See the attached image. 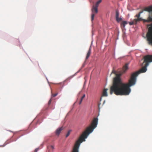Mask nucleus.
<instances>
[{"mask_svg": "<svg viewBox=\"0 0 152 152\" xmlns=\"http://www.w3.org/2000/svg\"><path fill=\"white\" fill-rule=\"evenodd\" d=\"M51 101H52V99H51V98L50 99V100H49V101L48 102V105H49L50 104Z\"/></svg>", "mask_w": 152, "mask_h": 152, "instance_id": "aec40b11", "label": "nucleus"}, {"mask_svg": "<svg viewBox=\"0 0 152 152\" xmlns=\"http://www.w3.org/2000/svg\"><path fill=\"white\" fill-rule=\"evenodd\" d=\"M144 11V10H143L140 12L135 17H137V19H134L132 21L129 22V25H132L134 24H136L137 23V22L142 20H143L142 19V18H140V14L142 13Z\"/></svg>", "mask_w": 152, "mask_h": 152, "instance_id": "20e7f679", "label": "nucleus"}, {"mask_svg": "<svg viewBox=\"0 0 152 152\" xmlns=\"http://www.w3.org/2000/svg\"><path fill=\"white\" fill-rule=\"evenodd\" d=\"M94 14H92L91 15V20L93 21V20L94 19Z\"/></svg>", "mask_w": 152, "mask_h": 152, "instance_id": "a211bd4d", "label": "nucleus"}, {"mask_svg": "<svg viewBox=\"0 0 152 152\" xmlns=\"http://www.w3.org/2000/svg\"><path fill=\"white\" fill-rule=\"evenodd\" d=\"M98 7H97L95 5L93 6L92 9V11L93 13H94L96 14L98 13Z\"/></svg>", "mask_w": 152, "mask_h": 152, "instance_id": "6e6552de", "label": "nucleus"}, {"mask_svg": "<svg viewBox=\"0 0 152 152\" xmlns=\"http://www.w3.org/2000/svg\"><path fill=\"white\" fill-rule=\"evenodd\" d=\"M100 104H98V107H99V105Z\"/></svg>", "mask_w": 152, "mask_h": 152, "instance_id": "4be33fe9", "label": "nucleus"}, {"mask_svg": "<svg viewBox=\"0 0 152 152\" xmlns=\"http://www.w3.org/2000/svg\"><path fill=\"white\" fill-rule=\"evenodd\" d=\"M102 97H101V98H100V101L101 100H102Z\"/></svg>", "mask_w": 152, "mask_h": 152, "instance_id": "412c9836", "label": "nucleus"}, {"mask_svg": "<svg viewBox=\"0 0 152 152\" xmlns=\"http://www.w3.org/2000/svg\"><path fill=\"white\" fill-rule=\"evenodd\" d=\"M47 148L48 149H49V148H50L52 149H53L54 148V146L53 145H50V146H48L47 147Z\"/></svg>", "mask_w": 152, "mask_h": 152, "instance_id": "f3484780", "label": "nucleus"}, {"mask_svg": "<svg viewBox=\"0 0 152 152\" xmlns=\"http://www.w3.org/2000/svg\"><path fill=\"white\" fill-rule=\"evenodd\" d=\"M107 89H104L102 93V96H107Z\"/></svg>", "mask_w": 152, "mask_h": 152, "instance_id": "f8f14e48", "label": "nucleus"}, {"mask_svg": "<svg viewBox=\"0 0 152 152\" xmlns=\"http://www.w3.org/2000/svg\"><path fill=\"white\" fill-rule=\"evenodd\" d=\"M85 97V94H84L83 96H82L81 98L80 99V101H79V104H80L82 101H83V99Z\"/></svg>", "mask_w": 152, "mask_h": 152, "instance_id": "4468645a", "label": "nucleus"}, {"mask_svg": "<svg viewBox=\"0 0 152 152\" xmlns=\"http://www.w3.org/2000/svg\"><path fill=\"white\" fill-rule=\"evenodd\" d=\"M71 131L70 130H69L68 131V132L67 133V134L66 135V137H67L69 135Z\"/></svg>", "mask_w": 152, "mask_h": 152, "instance_id": "dca6fc26", "label": "nucleus"}, {"mask_svg": "<svg viewBox=\"0 0 152 152\" xmlns=\"http://www.w3.org/2000/svg\"><path fill=\"white\" fill-rule=\"evenodd\" d=\"M129 64L128 63L126 64L125 65L123 66L122 69V71H121V73H122V74L125 73L126 70L128 69V65Z\"/></svg>", "mask_w": 152, "mask_h": 152, "instance_id": "39448f33", "label": "nucleus"}, {"mask_svg": "<svg viewBox=\"0 0 152 152\" xmlns=\"http://www.w3.org/2000/svg\"><path fill=\"white\" fill-rule=\"evenodd\" d=\"M91 53V48H90L88 50V51L87 54L86 56V60H87L88 58Z\"/></svg>", "mask_w": 152, "mask_h": 152, "instance_id": "9b49d317", "label": "nucleus"}, {"mask_svg": "<svg viewBox=\"0 0 152 152\" xmlns=\"http://www.w3.org/2000/svg\"><path fill=\"white\" fill-rule=\"evenodd\" d=\"M115 13V18L116 21L118 22L122 20V19L121 18H119V12L118 10H116Z\"/></svg>", "mask_w": 152, "mask_h": 152, "instance_id": "423d86ee", "label": "nucleus"}, {"mask_svg": "<svg viewBox=\"0 0 152 152\" xmlns=\"http://www.w3.org/2000/svg\"><path fill=\"white\" fill-rule=\"evenodd\" d=\"M102 1V0H99L98 1H97L95 5L97 7H98L99 4Z\"/></svg>", "mask_w": 152, "mask_h": 152, "instance_id": "2eb2a0df", "label": "nucleus"}, {"mask_svg": "<svg viewBox=\"0 0 152 152\" xmlns=\"http://www.w3.org/2000/svg\"><path fill=\"white\" fill-rule=\"evenodd\" d=\"M144 61L143 63H145V66L143 67L139 71L132 73L130 79L128 83H121V80L116 78L115 79V83L121 85V88L123 92L126 94H129L131 92L130 87L134 85L136 81V77L140 73H144L147 70V67L148 66L149 63L152 62V55H147L144 57Z\"/></svg>", "mask_w": 152, "mask_h": 152, "instance_id": "f257e3e1", "label": "nucleus"}, {"mask_svg": "<svg viewBox=\"0 0 152 152\" xmlns=\"http://www.w3.org/2000/svg\"><path fill=\"white\" fill-rule=\"evenodd\" d=\"M149 12V17L148 18V20H144V21L149 22H152V16H151V15L152 13V12Z\"/></svg>", "mask_w": 152, "mask_h": 152, "instance_id": "1a4fd4ad", "label": "nucleus"}, {"mask_svg": "<svg viewBox=\"0 0 152 152\" xmlns=\"http://www.w3.org/2000/svg\"><path fill=\"white\" fill-rule=\"evenodd\" d=\"M144 11H147L148 12H152V5L149 6L147 7H145L143 9ZM151 16H152V13L151 15Z\"/></svg>", "mask_w": 152, "mask_h": 152, "instance_id": "0eeeda50", "label": "nucleus"}, {"mask_svg": "<svg viewBox=\"0 0 152 152\" xmlns=\"http://www.w3.org/2000/svg\"><path fill=\"white\" fill-rule=\"evenodd\" d=\"M63 129V127L58 128L56 130V134L58 135H59L61 131Z\"/></svg>", "mask_w": 152, "mask_h": 152, "instance_id": "9d476101", "label": "nucleus"}, {"mask_svg": "<svg viewBox=\"0 0 152 152\" xmlns=\"http://www.w3.org/2000/svg\"><path fill=\"white\" fill-rule=\"evenodd\" d=\"M127 24V21H123L121 23V26H123L124 27L125 25Z\"/></svg>", "mask_w": 152, "mask_h": 152, "instance_id": "ddd939ff", "label": "nucleus"}, {"mask_svg": "<svg viewBox=\"0 0 152 152\" xmlns=\"http://www.w3.org/2000/svg\"><path fill=\"white\" fill-rule=\"evenodd\" d=\"M58 94V93H56L54 94H52V97H55Z\"/></svg>", "mask_w": 152, "mask_h": 152, "instance_id": "6ab92c4d", "label": "nucleus"}, {"mask_svg": "<svg viewBox=\"0 0 152 152\" xmlns=\"http://www.w3.org/2000/svg\"><path fill=\"white\" fill-rule=\"evenodd\" d=\"M148 26H150L148 28V31L146 34L147 40L150 44L152 45V23L148 25Z\"/></svg>", "mask_w": 152, "mask_h": 152, "instance_id": "7ed1b4c3", "label": "nucleus"}, {"mask_svg": "<svg viewBox=\"0 0 152 152\" xmlns=\"http://www.w3.org/2000/svg\"><path fill=\"white\" fill-rule=\"evenodd\" d=\"M112 73L115 74L116 76L114 78L113 83L112 86L110 88V94H112L113 93L116 95H127L129 94H124V93L123 92V91L121 88L123 87L121 85L115 83V78H117L121 80V83H123L121 78L120 77L122 75V73H121L120 72L119 74H117L116 72L113 70Z\"/></svg>", "mask_w": 152, "mask_h": 152, "instance_id": "f03ea898", "label": "nucleus"}]
</instances>
